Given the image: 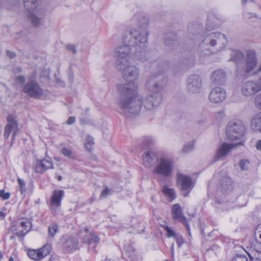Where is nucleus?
Instances as JSON below:
<instances>
[{"mask_svg":"<svg viewBox=\"0 0 261 261\" xmlns=\"http://www.w3.org/2000/svg\"><path fill=\"white\" fill-rule=\"evenodd\" d=\"M167 64L161 63L158 65L159 73H153L148 78L146 83L147 90L152 92L147 95L143 101V109L151 111L159 106L162 101L161 91L166 86L167 77L164 74Z\"/></svg>","mask_w":261,"mask_h":261,"instance_id":"1","label":"nucleus"},{"mask_svg":"<svg viewBox=\"0 0 261 261\" xmlns=\"http://www.w3.org/2000/svg\"><path fill=\"white\" fill-rule=\"evenodd\" d=\"M246 130L245 126L241 121L230 122L226 127V133L227 138L231 140L241 139Z\"/></svg>","mask_w":261,"mask_h":261,"instance_id":"6","label":"nucleus"},{"mask_svg":"<svg viewBox=\"0 0 261 261\" xmlns=\"http://www.w3.org/2000/svg\"><path fill=\"white\" fill-rule=\"evenodd\" d=\"M254 104L256 108L261 110V93L255 96L254 98Z\"/></svg>","mask_w":261,"mask_h":261,"instance_id":"41","label":"nucleus"},{"mask_svg":"<svg viewBox=\"0 0 261 261\" xmlns=\"http://www.w3.org/2000/svg\"><path fill=\"white\" fill-rule=\"evenodd\" d=\"M216 27V25H214V26H211L210 25V21H208L206 25H205V28L207 30H213L214 29H215V28Z\"/></svg>","mask_w":261,"mask_h":261,"instance_id":"54","label":"nucleus"},{"mask_svg":"<svg viewBox=\"0 0 261 261\" xmlns=\"http://www.w3.org/2000/svg\"><path fill=\"white\" fill-rule=\"evenodd\" d=\"M227 74L226 72L221 69L214 70L211 74L210 80L214 86L223 85L226 82Z\"/></svg>","mask_w":261,"mask_h":261,"instance_id":"16","label":"nucleus"},{"mask_svg":"<svg viewBox=\"0 0 261 261\" xmlns=\"http://www.w3.org/2000/svg\"><path fill=\"white\" fill-rule=\"evenodd\" d=\"M112 194V190L108 188H106L101 192L100 197L102 198H107Z\"/></svg>","mask_w":261,"mask_h":261,"instance_id":"42","label":"nucleus"},{"mask_svg":"<svg viewBox=\"0 0 261 261\" xmlns=\"http://www.w3.org/2000/svg\"><path fill=\"white\" fill-rule=\"evenodd\" d=\"M259 244H261V233L259 235V240L257 241Z\"/></svg>","mask_w":261,"mask_h":261,"instance_id":"59","label":"nucleus"},{"mask_svg":"<svg viewBox=\"0 0 261 261\" xmlns=\"http://www.w3.org/2000/svg\"><path fill=\"white\" fill-rule=\"evenodd\" d=\"M17 70H18V72H20L21 70V68L20 67H18L17 68Z\"/></svg>","mask_w":261,"mask_h":261,"instance_id":"62","label":"nucleus"},{"mask_svg":"<svg viewBox=\"0 0 261 261\" xmlns=\"http://www.w3.org/2000/svg\"><path fill=\"white\" fill-rule=\"evenodd\" d=\"M14 238V236H12L10 237V240H12Z\"/></svg>","mask_w":261,"mask_h":261,"instance_id":"64","label":"nucleus"},{"mask_svg":"<svg viewBox=\"0 0 261 261\" xmlns=\"http://www.w3.org/2000/svg\"><path fill=\"white\" fill-rule=\"evenodd\" d=\"M173 161L167 158H161L153 172L154 174L162 175L164 177L170 176L173 170Z\"/></svg>","mask_w":261,"mask_h":261,"instance_id":"7","label":"nucleus"},{"mask_svg":"<svg viewBox=\"0 0 261 261\" xmlns=\"http://www.w3.org/2000/svg\"><path fill=\"white\" fill-rule=\"evenodd\" d=\"M251 127L254 131L261 133V112L253 116L251 120Z\"/></svg>","mask_w":261,"mask_h":261,"instance_id":"28","label":"nucleus"},{"mask_svg":"<svg viewBox=\"0 0 261 261\" xmlns=\"http://www.w3.org/2000/svg\"><path fill=\"white\" fill-rule=\"evenodd\" d=\"M75 119L74 117L70 116L68 118L66 123L67 124L70 125L73 124L75 122Z\"/></svg>","mask_w":261,"mask_h":261,"instance_id":"51","label":"nucleus"},{"mask_svg":"<svg viewBox=\"0 0 261 261\" xmlns=\"http://www.w3.org/2000/svg\"><path fill=\"white\" fill-rule=\"evenodd\" d=\"M29 13L30 14L28 16V19L31 24L35 27H39L43 21V17L40 16L42 13L38 14L35 11Z\"/></svg>","mask_w":261,"mask_h":261,"instance_id":"27","label":"nucleus"},{"mask_svg":"<svg viewBox=\"0 0 261 261\" xmlns=\"http://www.w3.org/2000/svg\"><path fill=\"white\" fill-rule=\"evenodd\" d=\"M257 71L258 72H260L261 71V66L259 67V68L258 69Z\"/></svg>","mask_w":261,"mask_h":261,"instance_id":"63","label":"nucleus"},{"mask_svg":"<svg viewBox=\"0 0 261 261\" xmlns=\"http://www.w3.org/2000/svg\"><path fill=\"white\" fill-rule=\"evenodd\" d=\"M5 216V214L2 211H0V217L4 218Z\"/></svg>","mask_w":261,"mask_h":261,"instance_id":"57","label":"nucleus"},{"mask_svg":"<svg viewBox=\"0 0 261 261\" xmlns=\"http://www.w3.org/2000/svg\"><path fill=\"white\" fill-rule=\"evenodd\" d=\"M142 161L143 165L147 168H149L156 165L159 159L154 152L146 151L142 155Z\"/></svg>","mask_w":261,"mask_h":261,"instance_id":"18","label":"nucleus"},{"mask_svg":"<svg viewBox=\"0 0 261 261\" xmlns=\"http://www.w3.org/2000/svg\"><path fill=\"white\" fill-rule=\"evenodd\" d=\"M85 232L87 233V234H88V233H90V232H89V229H88V228H87V227L85 228Z\"/></svg>","mask_w":261,"mask_h":261,"instance_id":"60","label":"nucleus"},{"mask_svg":"<svg viewBox=\"0 0 261 261\" xmlns=\"http://www.w3.org/2000/svg\"><path fill=\"white\" fill-rule=\"evenodd\" d=\"M244 15L246 18H251L255 16V14L252 13H245Z\"/></svg>","mask_w":261,"mask_h":261,"instance_id":"53","label":"nucleus"},{"mask_svg":"<svg viewBox=\"0 0 261 261\" xmlns=\"http://www.w3.org/2000/svg\"><path fill=\"white\" fill-rule=\"evenodd\" d=\"M17 80L20 83L23 84L25 81V79L23 75H19L17 77Z\"/></svg>","mask_w":261,"mask_h":261,"instance_id":"52","label":"nucleus"},{"mask_svg":"<svg viewBox=\"0 0 261 261\" xmlns=\"http://www.w3.org/2000/svg\"><path fill=\"white\" fill-rule=\"evenodd\" d=\"M249 164V162L247 161L242 160L240 161L239 163V166L240 168L242 170H245L247 169V167H246V165Z\"/></svg>","mask_w":261,"mask_h":261,"instance_id":"46","label":"nucleus"},{"mask_svg":"<svg viewBox=\"0 0 261 261\" xmlns=\"http://www.w3.org/2000/svg\"><path fill=\"white\" fill-rule=\"evenodd\" d=\"M165 44L171 48H174L178 45L177 35L172 32L167 34L165 36Z\"/></svg>","mask_w":261,"mask_h":261,"instance_id":"23","label":"nucleus"},{"mask_svg":"<svg viewBox=\"0 0 261 261\" xmlns=\"http://www.w3.org/2000/svg\"><path fill=\"white\" fill-rule=\"evenodd\" d=\"M57 179L58 181H61L62 179V177L61 175H58L57 177Z\"/></svg>","mask_w":261,"mask_h":261,"instance_id":"58","label":"nucleus"},{"mask_svg":"<svg viewBox=\"0 0 261 261\" xmlns=\"http://www.w3.org/2000/svg\"><path fill=\"white\" fill-rule=\"evenodd\" d=\"M15 124L13 123V124H7V125L5 127V132H4V137L5 139H7L11 133L12 129L15 128Z\"/></svg>","mask_w":261,"mask_h":261,"instance_id":"36","label":"nucleus"},{"mask_svg":"<svg viewBox=\"0 0 261 261\" xmlns=\"http://www.w3.org/2000/svg\"><path fill=\"white\" fill-rule=\"evenodd\" d=\"M257 63L255 51L252 50H247L245 60V65L243 67L242 70L245 73H249L254 69Z\"/></svg>","mask_w":261,"mask_h":261,"instance_id":"14","label":"nucleus"},{"mask_svg":"<svg viewBox=\"0 0 261 261\" xmlns=\"http://www.w3.org/2000/svg\"><path fill=\"white\" fill-rule=\"evenodd\" d=\"M0 197L4 200H7L10 197V193L9 192L6 193L4 190H0Z\"/></svg>","mask_w":261,"mask_h":261,"instance_id":"43","label":"nucleus"},{"mask_svg":"<svg viewBox=\"0 0 261 261\" xmlns=\"http://www.w3.org/2000/svg\"><path fill=\"white\" fill-rule=\"evenodd\" d=\"M261 91L258 80H248L243 82L241 86V93L246 97L253 96Z\"/></svg>","mask_w":261,"mask_h":261,"instance_id":"8","label":"nucleus"},{"mask_svg":"<svg viewBox=\"0 0 261 261\" xmlns=\"http://www.w3.org/2000/svg\"><path fill=\"white\" fill-rule=\"evenodd\" d=\"M194 63V60L193 58H191L190 60V61L189 63H186V66H188V67H192Z\"/></svg>","mask_w":261,"mask_h":261,"instance_id":"55","label":"nucleus"},{"mask_svg":"<svg viewBox=\"0 0 261 261\" xmlns=\"http://www.w3.org/2000/svg\"><path fill=\"white\" fill-rule=\"evenodd\" d=\"M172 211L173 219L181 222L185 226L189 235L191 236L190 226L187 219L183 215L180 206L178 204H174Z\"/></svg>","mask_w":261,"mask_h":261,"instance_id":"15","label":"nucleus"},{"mask_svg":"<svg viewBox=\"0 0 261 261\" xmlns=\"http://www.w3.org/2000/svg\"><path fill=\"white\" fill-rule=\"evenodd\" d=\"M59 229L57 224H53L49 225L48 227V234L49 236L53 238Z\"/></svg>","mask_w":261,"mask_h":261,"instance_id":"34","label":"nucleus"},{"mask_svg":"<svg viewBox=\"0 0 261 261\" xmlns=\"http://www.w3.org/2000/svg\"><path fill=\"white\" fill-rule=\"evenodd\" d=\"M130 45L124 43V45L119 46L116 49L115 53L116 56L119 58V59H125L124 58L130 53Z\"/></svg>","mask_w":261,"mask_h":261,"instance_id":"24","label":"nucleus"},{"mask_svg":"<svg viewBox=\"0 0 261 261\" xmlns=\"http://www.w3.org/2000/svg\"><path fill=\"white\" fill-rule=\"evenodd\" d=\"M99 238L93 233L86 234L83 239V243L88 245H93V249L99 242Z\"/></svg>","mask_w":261,"mask_h":261,"instance_id":"25","label":"nucleus"},{"mask_svg":"<svg viewBox=\"0 0 261 261\" xmlns=\"http://www.w3.org/2000/svg\"><path fill=\"white\" fill-rule=\"evenodd\" d=\"M149 33L146 27L139 29H131L128 34L123 38L124 43L134 48H143L147 46Z\"/></svg>","mask_w":261,"mask_h":261,"instance_id":"3","label":"nucleus"},{"mask_svg":"<svg viewBox=\"0 0 261 261\" xmlns=\"http://www.w3.org/2000/svg\"><path fill=\"white\" fill-rule=\"evenodd\" d=\"M227 42L226 38L224 34L218 32H213L207 35L199 45V49L205 52L210 49V46H215L218 43L223 45Z\"/></svg>","mask_w":261,"mask_h":261,"instance_id":"5","label":"nucleus"},{"mask_svg":"<svg viewBox=\"0 0 261 261\" xmlns=\"http://www.w3.org/2000/svg\"><path fill=\"white\" fill-rule=\"evenodd\" d=\"M28 256L31 259L35 260H40L42 259L41 255L39 252L38 250H30L28 252Z\"/></svg>","mask_w":261,"mask_h":261,"instance_id":"31","label":"nucleus"},{"mask_svg":"<svg viewBox=\"0 0 261 261\" xmlns=\"http://www.w3.org/2000/svg\"><path fill=\"white\" fill-rule=\"evenodd\" d=\"M20 227L22 228L21 230L13 231V233L17 237H23L31 230L32 223L29 220L27 219L20 222Z\"/></svg>","mask_w":261,"mask_h":261,"instance_id":"22","label":"nucleus"},{"mask_svg":"<svg viewBox=\"0 0 261 261\" xmlns=\"http://www.w3.org/2000/svg\"><path fill=\"white\" fill-rule=\"evenodd\" d=\"M17 181L19 185V190L20 191L21 193L23 194L26 191L25 183L23 179L20 178H17Z\"/></svg>","mask_w":261,"mask_h":261,"instance_id":"39","label":"nucleus"},{"mask_svg":"<svg viewBox=\"0 0 261 261\" xmlns=\"http://www.w3.org/2000/svg\"><path fill=\"white\" fill-rule=\"evenodd\" d=\"M202 86V80L197 74H193L187 80V90L191 93H198Z\"/></svg>","mask_w":261,"mask_h":261,"instance_id":"12","label":"nucleus"},{"mask_svg":"<svg viewBox=\"0 0 261 261\" xmlns=\"http://www.w3.org/2000/svg\"><path fill=\"white\" fill-rule=\"evenodd\" d=\"M51 246L49 244H46L44 245L41 249H39V252L40 253L41 255L42 259L45 256L47 255L51 250Z\"/></svg>","mask_w":261,"mask_h":261,"instance_id":"32","label":"nucleus"},{"mask_svg":"<svg viewBox=\"0 0 261 261\" xmlns=\"http://www.w3.org/2000/svg\"><path fill=\"white\" fill-rule=\"evenodd\" d=\"M256 148L261 150V140H259L256 144Z\"/></svg>","mask_w":261,"mask_h":261,"instance_id":"56","label":"nucleus"},{"mask_svg":"<svg viewBox=\"0 0 261 261\" xmlns=\"http://www.w3.org/2000/svg\"><path fill=\"white\" fill-rule=\"evenodd\" d=\"M9 261H14V259L12 257H10L9 259Z\"/></svg>","mask_w":261,"mask_h":261,"instance_id":"61","label":"nucleus"},{"mask_svg":"<svg viewBox=\"0 0 261 261\" xmlns=\"http://www.w3.org/2000/svg\"><path fill=\"white\" fill-rule=\"evenodd\" d=\"M162 191L165 195L169 196V198L171 199H174L175 198L176 196L174 189L169 188L165 186L163 188Z\"/></svg>","mask_w":261,"mask_h":261,"instance_id":"33","label":"nucleus"},{"mask_svg":"<svg viewBox=\"0 0 261 261\" xmlns=\"http://www.w3.org/2000/svg\"><path fill=\"white\" fill-rule=\"evenodd\" d=\"M166 230L167 232L168 236L169 237H174L175 238V236L177 235L173 230L171 229L169 227H167Z\"/></svg>","mask_w":261,"mask_h":261,"instance_id":"48","label":"nucleus"},{"mask_svg":"<svg viewBox=\"0 0 261 261\" xmlns=\"http://www.w3.org/2000/svg\"><path fill=\"white\" fill-rule=\"evenodd\" d=\"M136 51L134 55V58L141 62H145L148 60L150 58V52L147 49L146 46L143 48L139 47L135 48Z\"/></svg>","mask_w":261,"mask_h":261,"instance_id":"21","label":"nucleus"},{"mask_svg":"<svg viewBox=\"0 0 261 261\" xmlns=\"http://www.w3.org/2000/svg\"><path fill=\"white\" fill-rule=\"evenodd\" d=\"M244 59L243 54L239 50H233L231 54V58L229 61L235 62L237 66L239 68V65L241 61Z\"/></svg>","mask_w":261,"mask_h":261,"instance_id":"29","label":"nucleus"},{"mask_svg":"<svg viewBox=\"0 0 261 261\" xmlns=\"http://www.w3.org/2000/svg\"><path fill=\"white\" fill-rule=\"evenodd\" d=\"M54 165L50 159H42L36 160L35 164V172L43 174L47 169H53Z\"/></svg>","mask_w":261,"mask_h":261,"instance_id":"20","label":"nucleus"},{"mask_svg":"<svg viewBox=\"0 0 261 261\" xmlns=\"http://www.w3.org/2000/svg\"><path fill=\"white\" fill-rule=\"evenodd\" d=\"M194 147V143L192 142L186 144L182 148V151L185 153H188L192 151Z\"/></svg>","mask_w":261,"mask_h":261,"instance_id":"40","label":"nucleus"},{"mask_svg":"<svg viewBox=\"0 0 261 261\" xmlns=\"http://www.w3.org/2000/svg\"><path fill=\"white\" fill-rule=\"evenodd\" d=\"M115 66L121 72L122 77L126 81L136 80L139 77V69L136 66L130 65L126 59H117L115 62Z\"/></svg>","mask_w":261,"mask_h":261,"instance_id":"4","label":"nucleus"},{"mask_svg":"<svg viewBox=\"0 0 261 261\" xmlns=\"http://www.w3.org/2000/svg\"><path fill=\"white\" fill-rule=\"evenodd\" d=\"M7 56L10 58V59H13L16 57V54L10 50H7L6 51Z\"/></svg>","mask_w":261,"mask_h":261,"instance_id":"50","label":"nucleus"},{"mask_svg":"<svg viewBox=\"0 0 261 261\" xmlns=\"http://www.w3.org/2000/svg\"><path fill=\"white\" fill-rule=\"evenodd\" d=\"M177 184L180 186V190L183 192V196L187 197L193 188V184L191 178L181 174L177 175Z\"/></svg>","mask_w":261,"mask_h":261,"instance_id":"11","label":"nucleus"},{"mask_svg":"<svg viewBox=\"0 0 261 261\" xmlns=\"http://www.w3.org/2000/svg\"><path fill=\"white\" fill-rule=\"evenodd\" d=\"M64 195L63 190H55L51 197V203L52 205L59 207L61 205V201Z\"/></svg>","mask_w":261,"mask_h":261,"instance_id":"26","label":"nucleus"},{"mask_svg":"<svg viewBox=\"0 0 261 261\" xmlns=\"http://www.w3.org/2000/svg\"><path fill=\"white\" fill-rule=\"evenodd\" d=\"M232 261H248L247 257L243 255H237L234 257H233L232 259Z\"/></svg>","mask_w":261,"mask_h":261,"instance_id":"44","label":"nucleus"},{"mask_svg":"<svg viewBox=\"0 0 261 261\" xmlns=\"http://www.w3.org/2000/svg\"><path fill=\"white\" fill-rule=\"evenodd\" d=\"M66 48L67 50H71L73 54H75L77 53L75 47L73 44H67Z\"/></svg>","mask_w":261,"mask_h":261,"instance_id":"47","label":"nucleus"},{"mask_svg":"<svg viewBox=\"0 0 261 261\" xmlns=\"http://www.w3.org/2000/svg\"><path fill=\"white\" fill-rule=\"evenodd\" d=\"M243 145L244 141H240L236 144H228L225 142L223 143L219 146L216 151L215 155L214 158V161L216 162L220 159H224L230 151L231 149Z\"/></svg>","mask_w":261,"mask_h":261,"instance_id":"10","label":"nucleus"},{"mask_svg":"<svg viewBox=\"0 0 261 261\" xmlns=\"http://www.w3.org/2000/svg\"><path fill=\"white\" fill-rule=\"evenodd\" d=\"M220 182L223 191H227L231 190L232 181L231 178L228 176H224L220 179Z\"/></svg>","mask_w":261,"mask_h":261,"instance_id":"30","label":"nucleus"},{"mask_svg":"<svg viewBox=\"0 0 261 261\" xmlns=\"http://www.w3.org/2000/svg\"><path fill=\"white\" fill-rule=\"evenodd\" d=\"M79 242L76 238L68 237L63 239V249L65 252H71L77 249Z\"/></svg>","mask_w":261,"mask_h":261,"instance_id":"19","label":"nucleus"},{"mask_svg":"<svg viewBox=\"0 0 261 261\" xmlns=\"http://www.w3.org/2000/svg\"><path fill=\"white\" fill-rule=\"evenodd\" d=\"M7 121L8 122V124L11 123V124H13V123L15 124V128L17 127V122L12 118V117L9 116L7 118Z\"/></svg>","mask_w":261,"mask_h":261,"instance_id":"49","label":"nucleus"},{"mask_svg":"<svg viewBox=\"0 0 261 261\" xmlns=\"http://www.w3.org/2000/svg\"><path fill=\"white\" fill-rule=\"evenodd\" d=\"M94 142L93 137L89 135L87 136L86 137V142L85 144L86 148L90 151L91 149V147L94 145Z\"/></svg>","mask_w":261,"mask_h":261,"instance_id":"35","label":"nucleus"},{"mask_svg":"<svg viewBox=\"0 0 261 261\" xmlns=\"http://www.w3.org/2000/svg\"><path fill=\"white\" fill-rule=\"evenodd\" d=\"M2 2L16 6H18L19 4L23 3L25 9L29 12L35 11L38 14L42 13V10L40 8V7H38V0H21L20 3L16 4L14 3L13 4L12 2H9L7 0H4Z\"/></svg>","mask_w":261,"mask_h":261,"instance_id":"13","label":"nucleus"},{"mask_svg":"<svg viewBox=\"0 0 261 261\" xmlns=\"http://www.w3.org/2000/svg\"><path fill=\"white\" fill-rule=\"evenodd\" d=\"M175 239L178 247H180L184 243V239L181 235L177 234L175 236Z\"/></svg>","mask_w":261,"mask_h":261,"instance_id":"45","label":"nucleus"},{"mask_svg":"<svg viewBox=\"0 0 261 261\" xmlns=\"http://www.w3.org/2000/svg\"><path fill=\"white\" fill-rule=\"evenodd\" d=\"M62 153L65 155L69 158H73L74 157V154L73 152L69 148L66 147H63L62 149Z\"/></svg>","mask_w":261,"mask_h":261,"instance_id":"37","label":"nucleus"},{"mask_svg":"<svg viewBox=\"0 0 261 261\" xmlns=\"http://www.w3.org/2000/svg\"><path fill=\"white\" fill-rule=\"evenodd\" d=\"M137 86L133 81L118 86V90L121 94L118 101L119 108L125 113L137 115L139 113L143 106L142 96L138 94L133 96L137 90Z\"/></svg>","mask_w":261,"mask_h":261,"instance_id":"2","label":"nucleus"},{"mask_svg":"<svg viewBox=\"0 0 261 261\" xmlns=\"http://www.w3.org/2000/svg\"><path fill=\"white\" fill-rule=\"evenodd\" d=\"M226 97V93L224 89L220 87L213 88L210 92L208 98L213 103H217L223 101Z\"/></svg>","mask_w":261,"mask_h":261,"instance_id":"17","label":"nucleus"},{"mask_svg":"<svg viewBox=\"0 0 261 261\" xmlns=\"http://www.w3.org/2000/svg\"><path fill=\"white\" fill-rule=\"evenodd\" d=\"M153 144V140L150 137H145L144 138L142 144L144 148L151 146Z\"/></svg>","mask_w":261,"mask_h":261,"instance_id":"38","label":"nucleus"},{"mask_svg":"<svg viewBox=\"0 0 261 261\" xmlns=\"http://www.w3.org/2000/svg\"><path fill=\"white\" fill-rule=\"evenodd\" d=\"M22 90L29 97L37 99H41L43 94V89L34 81H30L25 84Z\"/></svg>","mask_w":261,"mask_h":261,"instance_id":"9","label":"nucleus"}]
</instances>
